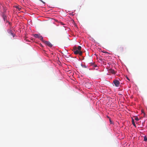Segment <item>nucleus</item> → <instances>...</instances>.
I'll list each match as a JSON object with an SVG mask.
<instances>
[{
    "instance_id": "nucleus-1",
    "label": "nucleus",
    "mask_w": 147,
    "mask_h": 147,
    "mask_svg": "<svg viewBox=\"0 0 147 147\" xmlns=\"http://www.w3.org/2000/svg\"><path fill=\"white\" fill-rule=\"evenodd\" d=\"M73 51L74 53L75 54L77 55L78 54H79L80 55H81L82 54V52L81 51H79L77 49L76 47H74L73 48Z\"/></svg>"
},
{
    "instance_id": "nucleus-2",
    "label": "nucleus",
    "mask_w": 147,
    "mask_h": 147,
    "mask_svg": "<svg viewBox=\"0 0 147 147\" xmlns=\"http://www.w3.org/2000/svg\"><path fill=\"white\" fill-rule=\"evenodd\" d=\"M113 82L116 86L118 87L119 86L120 83L118 80H114L113 81Z\"/></svg>"
},
{
    "instance_id": "nucleus-3",
    "label": "nucleus",
    "mask_w": 147,
    "mask_h": 147,
    "mask_svg": "<svg viewBox=\"0 0 147 147\" xmlns=\"http://www.w3.org/2000/svg\"><path fill=\"white\" fill-rule=\"evenodd\" d=\"M43 42L48 46L51 47L52 46V45L51 44L49 41H43Z\"/></svg>"
},
{
    "instance_id": "nucleus-4",
    "label": "nucleus",
    "mask_w": 147,
    "mask_h": 147,
    "mask_svg": "<svg viewBox=\"0 0 147 147\" xmlns=\"http://www.w3.org/2000/svg\"><path fill=\"white\" fill-rule=\"evenodd\" d=\"M109 73L113 74H115L116 72L114 70L112 69H109Z\"/></svg>"
},
{
    "instance_id": "nucleus-5",
    "label": "nucleus",
    "mask_w": 147,
    "mask_h": 147,
    "mask_svg": "<svg viewBox=\"0 0 147 147\" xmlns=\"http://www.w3.org/2000/svg\"><path fill=\"white\" fill-rule=\"evenodd\" d=\"M40 34H35L34 35V36L36 38H40Z\"/></svg>"
},
{
    "instance_id": "nucleus-6",
    "label": "nucleus",
    "mask_w": 147,
    "mask_h": 147,
    "mask_svg": "<svg viewBox=\"0 0 147 147\" xmlns=\"http://www.w3.org/2000/svg\"><path fill=\"white\" fill-rule=\"evenodd\" d=\"M3 18L5 21L7 20V17L5 14V13H3Z\"/></svg>"
},
{
    "instance_id": "nucleus-7",
    "label": "nucleus",
    "mask_w": 147,
    "mask_h": 147,
    "mask_svg": "<svg viewBox=\"0 0 147 147\" xmlns=\"http://www.w3.org/2000/svg\"><path fill=\"white\" fill-rule=\"evenodd\" d=\"M132 124L134 125V126H135V127H136V124L135 123L133 119H132Z\"/></svg>"
},
{
    "instance_id": "nucleus-8",
    "label": "nucleus",
    "mask_w": 147,
    "mask_h": 147,
    "mask_svg": "<svg viewBox=\"0 0 147 147\" xmlns=\"http://www.w3.org/2000/svg\"><path fill=\"white\" fill-rule=\"evenodd\" d=\"M82 49L81 47L80 46H78L77 49L79 51H80Z\"/></svg>"
},
{
    "instance_id": "nucleus-9",
    "label": "nucleus",
    "mask_w": 147,
    "mask_h": 147,
    "mask_svg": "<svg viewBox=\"0 0 147 147\" xmlns=\"http://www.w3.org/2000/svg\"><path fill=\"white\" fill-rule=\"evenodd\" d=\"M40 40H41L43 42V41H44L43 40V38L42 37V36H41L39 38Z\"/></svg>"
},
{
    "instance_id": "nucleus-10",
    "label": "nucleus",
    "mask_w": 147,
    "mask_h": 147,
    "mask_svg": "<svg viewBox=\"0 0 147 147\" xmlns=\"http://www.w3.org/2000/svg\"><path fill=\"white\" fill-rule=\"evenodd\" d=\"M144 140L146 142L147 141V137L146 136L144 137Z\"/></svg>"
},
{
    "instance_id": "nucleus-11",
    "label": "nucleus",
    "mask_w": 147,
    "mask_h": 147,
    "mask_svg": "<svg viewBox=\"0 0 147 147\" xmlns=\"http://www.w3.org/2000/svg\"><path fill=\"white\" fill-rule=\"evenodd\" d=\"M135 120L136 121H138L139 119L137 117H135Z\"/></svg>"
},
{
    "instance_id": "nucleus-12",
    "label": "nucleus",
    "mask_w": 147,
    "mask_h": 147,
    "mask_svg": "<svg viewBox=\"0 0 147 147\" xmlns=\"http://www.w3.org/2000/svg\"><path fill=\"white\" fill-rule=\"evenodd\" d=\"M81 65L83 67H85V68H86L87 67H86V66L85 65Z\"/></svg>"
},
{
    "instance_id": "nucleus-13",
    "label": "nucleus",
    "mask_w": 147,
    "mask_h": 147,
    "mask_svg": "<svg viewBox=\"0 0 147 147\" xmlns=\"http://www.w3.org/2000/svg\"><path fill=\"white\" fill-rule=\"evenodd\" d=\"M10 33L11 34V35H12V36H14V35H13V34L12 33V32L11 31V32H10Z\"/></svg>"
},
{
    "instance_id": "nucleus-14",
    "label": "nucleus",
    "mask_w": 147,
    "mask_h": 147,
    "mask_svg": "<svg viewBox=\"0 0 147 147\" xmlns=\"http://www.w3.org/2000/svg\"><path fill=\"white\" fill-rule=\"evenodd\" d=\"M40 1H41V2H42V3H43L44 4H45V3L42 0H39Z\"/></svg>"
},
{
    "instance_id": "nucleus-15",
    "label": "nucleus",
    "mask_w": 147,
    "mask_h": 147,
    "mask_svg": "<svg viewBox=\"0 0 147 147\" xmlns=\"http://www.w3.org/2000/svg\"><path fill=\"white\" fill-rule=\"evenodd\" d=\"M60 24H61V25H64V24L63 23H62V22H60Z\"/></svg>"
},
{
    "instance_id": "nucleus-16",
    "label": "nucleus",
    "mask_w": 147,
    "mask_h": 147,
    "mask_svg": "<svg viewBox=\"0 0 147 147\" xmlns=\"http://www.w3.org/2000/svg\"><path fill=\"white\" fill-rule=\"evenodd\" d=\"M127 79L128 80H129V79L127 77Z\"/></svg>"
},
{
    "instance_id": "nucleus-17",
    "label": "nucleus",
    "mask_w": 147,
    "mask_h": 147,
    "mask_svg": "<svg viewBox=\"0 0 147 147\" xmlns=\"http://www.w3.org/2000/svg\"><path fill=\"white\" fill-rule=\"evenodd\" d=\"M110 122L111 123V120L110 119Z\"/></svg>"
},
{
    "instance_id": "nucleus-18",
    "label": "nucleus",
    "mask_w": 147,
    "mask_h": 147,
    "mask_svg": "<svg viewBox=\"0 0 147 147\" xmlns=\"http://www.w3.org/2000/svg\"><path fill=\"white\" fill-rule=\"evenodd\" d=\"M94 66H95V67H96L97 65H94Z\"/></svg>"
}]
</instances>
